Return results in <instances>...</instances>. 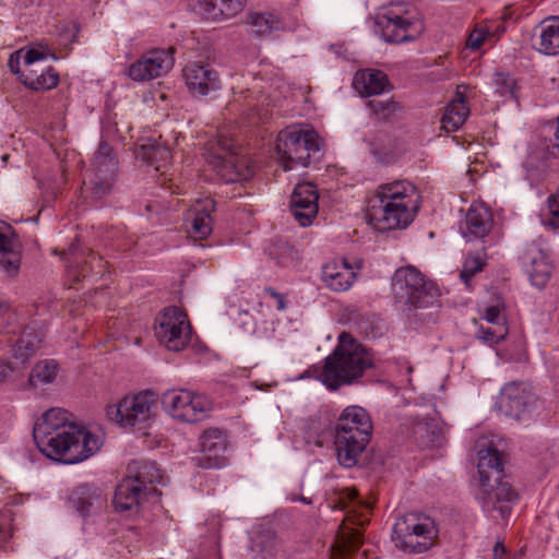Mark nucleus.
<instances>
[{
    "instance_id": "obj_1",
    "label": "nucleus",
    "mask_w": 559,
    "mask_h": 559,
    "mask_svg": "<svg viewBox=\"0 0 559 559\" xmlns=\"http://www.w3.org/2000/svg\"><path fill=\"white\" fill-rule=\"evenodd\" d=\"M33 437L43 454L63 464L80 463L102 445L98 436L71 421L70 414L62 408L44 413L33 428Z\"/></svg>"
},
{
    "instance_id": "obj_2",
    "label": "nucleus",
    "mask_w": 559,
    "mask_h": 559,
    "mask_svg": "<svg viewBox=\"0 0 559 559\" xmlns=\"http://www.w3.org/2000/svg\"><path fill=\"white\" fill-rule=\"evenodd\" d=\"M415 187L406 181H394L379 187L368 200L366 216L380 230L407 227L418 209Z\"/></svg>"
},
{
    "instance_id": "obj_3",
    "label": "nucleus",
    "mask_w": 559,
    "mask_h": 559,
    "mask_svg": "<svg viewBox=\"0 0 559 559\" xmlns=\"http://www.w3.org/2000/svg\"><path fill=\"white\" fill-rule=\"evenodd\" d=\"M395 299L406 306L409 320L435 321L440 307L439 289L416 267L407 265L395 271L392 278Z\"/></svg>"
},
{
    "instance_id": "obj_4",
    "label": "nucleus",
    "mask_w": 559,
    "mask_h": 559,
    "mask_svg": "<svg viewBox=\"0 0 559 559\" xmlns=\"http://www.w3.org/2000/svg\"><path fill=\"white\" fill-rule=\"evenodd\" d=\"M372 367L368 349L350 334L343 332L333 352L324 359L320 374L322 383L330 390L356 383Z\"/></svg>"
},
{
    "instance_id": "obj_5",
    "label": "nucleus",
    "mask_w": 559,
    "mask_h": 559,
    "mask_svg": "<svg viewBox=\"0 0 559 559\" xmlns=\"http://www.w3.org/2000/svg\"><path fill=\"white\" fill-rule=\"evenodd\" d=\"M503 472L501 456L491 445L478 451L480 491L477 497L485 511L496 520L508 519L518 492L508 481L500 479Z\"/></svg>"
},
{
    "instance_id": "obj_6",
    "label": "nucleus",
    "mask_w": 559,
    "mask_h": 559,
    "mask_svg": "<svg viewBox=\"0 0 559 559\" xmlns=\"http://www.w3.org/2000/svg\"><path fill=\"white\" fill-rule=\"evenodd\" d=\"M129 472L134 473L126 477L116 488L114 507L118 512H136L142 502L150 498L160 496L154 487L163 483V474L154 462H139L129 465Z\"/></svg>"
},
{
    "instance_id": "obj_7",
    "label": "nucleus",
    "mask_w": 559,
    "mask_h": 559,
    "mask_svg": "<svg viewBox=\"0 0 559 559\" xmlns=\"http://www.w3.org/2000/svg\"><path fill=\"white\" fill-rule=\"evenodd\" d=\"M277 159L285 171L297 166L307 167L320 158V141L314 131L287 128L276 139Z\"/></svg>"
},
{
    "instance_id": "obj_8",
    "label": "nucleus",
    "mask_w": 559,
    "mask_h": 559,
    "mask_svg": "<svg viewBox=\"0 0 559 559\" xmlns=\"http://www.w3.org/2000/svg\"><path fill=\"white\" fill-rule=\"evenodd\" d=\"M423 31L424 24L416 10L404 4H394L376 16L374 32L388 43L415 40Z\"/></svg>"
},
{
    "instance_id": "obj_9",
    "label": "nucleus",
    "mask_w": 559,
    "mask_h": 559,
    "mask_svg": "<svg viewBox=\"0 0 559 559\" xmlns=\"http://www.w3.org/2000/svg\"><path fill=\"white\" fill-rule=\"evenodd\" d=\"M118 176V160L112 147L100 141L94 154L92 168L84 180L87 198L93 202L105 200L114 193Z\"/></svg>"
},
{
    "instance_id": "obj_10",
    "label": "nucleus",
    "mask_w": 559,
    "mask_h": 559,
    "mask_svg": "<svg viewBox=\"0 0 559 559\" xmlns=\"http://www.w3.org/2000/svg\"><path fill=\"white\" fill-rule=\"evenodd\" d=\"M437 528L428 519H420L416 513L400 518L393 527V542L406 552L420 554L433 545Z\"/></svg>"
},
{
    "instance_id": "obj_11",
    "label": "nucleus",
    "mask_w": 559,
    "mask_h": 559,
    "mask_svg": "<svg viewBox=\"0 0 559 559\" xmlns=\"http://www.w3.org/2000/svg\"><path fill=\"white\" fill-rule=\"evenodd\" d=\"M155 404L156 394L146 390L127 395L117 404L109 405L106 408V416L121 427H133L151 419Z\"/></svg>"
},
{
    "instance_id": "obj_12",
    "label": "nucleus",
    "mask_w": 559,
    "mask_h": 559,
    "mask_svg": "<svg viewBox=\"0 0 559 559\" xmlns=\"http://www.w3.org/2000/svg\"><path fill=\"white\" fill-rule=\"evenodd\" d=\"M162 404L174 418L186 423L201 421L211 411V402L204 395L188 390L165 392Z\"/></svg>"
},
{
    "instance_id": "obj_13",
    "label": "nucleus",
    "mask_w": 559,
    "mask_h": 559,
    "mask_svg": "<svg viewBox=\"0 0 559 559\" xmlns=\"http://www.w3.org/2000/svg\"><path fill=\"white\" fill-rule=\"evenodd\" d=\"M155 335L169 350L179 352L190 342L191 325L178 307L165 308L155 320Z\"/></svg>"
},
{
    "instance_id": "obj_14",
    "label": "nucleus",
    "mask_w": 559,
    "mask_h": 559,
    "mask_svg": "<svg viewBox=\"0 0 559 559\" xmlns=\"http://www.w3.org/2000/svg\"><path fill=\"white\" fill-rule=\"evenodd\" d=\"M175 48L152 49L129 68V76L133 81H150L168 73L174 67Z\"/></svg>"
},
{
    "instance_id": "obj_15",
    "label": "nucleus",
    "mask_w": 559,
    "mask_h": 559,
    "mask_svg": "<svg viewBox=\"0 0 559 559\" xmlns=\"http://www.w3.org/2000/svg\"><path fill=\"white\" fill-rule=\"evenodd\" d=\"M201 455L193 461L202 468H218L226 461V437L219 429L210 428L199 439Z\"/></svg>"
},
{
    "instance_id": "obj_16",
    "label": "nucleus",
    "mask_w": 559,
    "mask_h": 559,
    "mask_svg": "<svg viewBox=\"0 0 559 559\" xmlns=\"http://www.w3.org/2000/svg\"><path fill=\"white\" fill-rule=\"evenodd\" d=\"M319 193L310 182L298 183L290 197V211L295 219L304 227L311 225L318 214Z\"/></svg>"
},
{
    "instance_id": "obj_17",
    "label": "nucleus",
    "mask_w": 559,
    "mask_h": 559,
    "mask_svg": "<svg viewBox=\"0 0 559 559\" xmlns=\"http://www.w3.org/2000/svg\"><path fill=\"white\" fill-rule=\"evenodd\" d=\"M536 401V395L524 383H509L501 392V405L506 414L515 419H521L526 413H530Z\"/></svg>"
},
{
    "instance_id": "obj_18",
    "label": "nucleus",
    "mask_w": 559,
    "mask_h": 559,
    "mask_svg": "<svg viewBox=\"0 0 559 559\" xmlns=\"http://www.w3.org/2000/svg\"><path fill=\"white\" fill-rule=\"evenodd\" d=\"M190 5L204 20L224 22L242 12L247 0H191Z\"/></svg>"
},
{
    "instance_id": "obj_19",
    "label": "nucleus",
    "mask_w": 559,
    "mask_h": 559,
    "mask_svg": "<svg viewBox=\"0 0 559 559\" xmlns=\"http://www.w3.org/2000/svg\"><path fill=\"white\" fill-rule=\"evenodd\" d=\"M183 76L193 95L206 96L221 87L217 72L209 64L191 62L185 67Z\"/></svg>"
},
{
    "instance_id": "obj_20",
    "label": "nucleus",
    "mask_w": 559,
    "mask_h": 559,
    "mask_svg": "<svg viewBox=\"0 0 559 559\" xmlns=\"http://www.w3.org/2000/svg\"><path fill=\"white\" fill-rule=\"evenodd\" d=\"M69 503L81 516H92L106 506V498L98 487L81 484L69 493Z\"/></svg>"
},
{
    "instance_id": "obj_21",
    "label": "nucleus",
    "mask_w": 559,
    "mask_h": 559,
    "mask_svg": "<svg viewBox=\"0 0 559 559\" xmlns=\"http://www.w3.org/2000/svg\"><path fill=\"white\" fill-rule=\"evenodd\" d=\"M62 258L68 260L67 273L75 283H79L94 270H97V274L100 273L104 266L100 257L92 251L86 257L85 252L78 251L75 243H71L68 251L62 252Z\"/></svg>"
},
{
    "instance_id": "obj_22",
    "label": "nucleus",
    "mask_w": 559,
    "mask_h": 559,
    "mask_svg": "<svg viewBox=\"0 0 559 559\" xmlns=\"http://www.w3.org/2000/svg\"><path fill=\"white\" fill-rule=\"evenodd\" d=\"M492 228V214L488 206L473 203L460 224L462 235L467 238H484Z\"/></svg>"
},
{
    "instance_id": "obj_23",
    "label": "nucleus",
    "mask_w": 559,
    "mask_h": 559,
    "mask_svg": "<svg viewBox=\"0 0 559 559\" xmlns=\"http://www.w3.org/2000/svg\"><path fill=\"white\" fill-rule=\"evenodd\" d=\"M344 433L334 435V445L338 463L344 467L355 466L361 453L365 451L370 439L361 432L355 435Z\"/></svg>"
},
{
    "instance_id": "obj_24",
    "label": "nucleus",
    "mask_w": 559,
    "mask_h": 559,
    "mask_svg": "<svg viewBox=\"0 0 559 559\" xmlns=\"http://www.w3.org/2000/svg\"><path fill=\"white\" fill-rule=\"evenodd\" d=\"M355 435L361 431L367 439H371L372 421L369 414L360 406H347L340 415L334 428V435Z\"/></svg>"
},
{
    "instance_id": "obj_25",
    "label": "nucleus",
    "mask_w": 559,
    "mask_h": 559,
    "mask_svg": "<svg viewBox=\"0 0 559 559\" xmlns=\"http://www.w3.org/2000/svg\"><path fill=\"white\" fill-rule=\"evenodd\" d=\"M533 47L546 56L559 55V16H548L535 27Z\"/></svg>"
},
{
    "instance_id": "obj_26",
    "label": "nucleus",
    "mask_w": 559,
    "mask_h": 559,
    "mask_svg": "<svg viewBox=\"0 0 559 559\" xmlns=\"http://www.w3.org/2000/svg\"><path fill=\"white\" fill-rule=\"evenodd\" d=\"M356 278L354 266L345 259L332 260L322 267V280L334 292L349 289Z\"/></svg>"
},
{
    "instance_id": "obj_27",
    "label": "nucleus",
    "mask_w": 559,
    "mask_h": 559,
    "mask_svg": "<svg viewBox=\"0 0 559 559\" xmlns=\"http://www.w3.org/2000/svg\"><path fill=\"white\" fill-rule=\"evenodd\" d=\"M21 263L19 241L9 225L0 228V264L9 275H15Z\"/></svg>"
},
{
    "instance_id": "obj_28",
    "label": "nucleus",
    "mask_w": 559,
    "mask_h": 559,
    "mask_svg": "<svg viewBox=\"0 0 559 559\" xmlns=\"http://www.w3.org/2000/svg\"><path fill=\"white\" fill-rule=\"evenodd\" d=\"M214 206V201L207 199L198 202V204L190 210L188 221H190L191 225L188 233L192 238L202 240L211 235L213 223L211 213Z\"/></svg>"
},
{
    "instance_id": "obj_29",
    "label": "nucleus",
    "mask_w": 559,
    "mask_h": 559,
    "mask_svg": "<svg viewBox=\"0 0 559 559\" xmlns=\"http://www.w3.org/2000/svg\"><path fill=\"white\" fill-rule=\"evenodd\" d=\"M353 84L361 95L371 96L383 93L389 80L380 70H365L356 73Z\"/></svg>"
},
{
    "instance_id": "obj_30",
    "label": "nucleus",
    "mask_w": 559,
    "mask_h": 559,
    "mask_svg": "<svg viewBox=\"0 0 559 559\" xmlns=\"http://www.w3.org/2000/svg\"><path fill=\"white\" fill-rule=\"evenodd\" d=\"M20 81L27 88L33 91H48L55 88L59 83V74L50 66L40 68V73L35 70H23Z\"/></svg>"
},
{
    "instance_id": "obj_31",
    "label": "nucleus",
    "mask_w": 559,
    "mask_h": 559,
    "mask_svg": "<svg viewBox=\"0 0 559 559\" xmlns=\"http://www.w3.org/2000/svg\"><path fill=\"white\" fill-rule=\"evenodd\" d=\"M41 342L43 333L40 331L32 326L25 328L13 346L14 358L25 362L36 353Z\"/></svg>"
},
{
    "instance_id": "obj_32",
    "label": "nucleus",
    "mask_w": 559,
    "mask_h": 559,
    "mask_svg": "<svg viewBox=\"0 0 559 559\" xmlns=\"http://www.w3.org/2000/svg\"><path fill=\"white\" fill-rule=\"evenodd\" d=\"M248 25L249 32L255 36H270L283 28L280 19L271 12H250Z\"/></svg>"
},
{
    "instance_id": "obj_33",
    "label": "nucleus",
    "mask_w": 559,
    "mask_h": 559,
    "mask_svg": "<svg viewBox=\"0 0 559 559\" xmlns=\"http://www.w3.org/2000/svg\"><path fill=\"white\" fill-rule=\"evenodd\" d=\"M526 262L530 263L527 272L535 286L543 287L551 274V265L544 253L539 250H531L525 254Z\"/></svg>"
},
{
    "instance_id": "obj_34",
    "label": "nucleus",
    "mask_w": 559,
    "mask_h": 559,
    "mask_svg": "<svg viewBox=\"0 0 559 559\" xmlns=\"http://www.w3.org/2000/svg\"><path fill=\"white\" fill-rule=\"evenodd\" d=\"M469 115V108L462 95L456 99L452 100L445 108V112L442 116L441 123L442 128L447 132L456 131Z\"/></svg>"
},
{
    "instance_id": "obj_35",
    "label": "nucleus",
    "mask_w": 559,
    "mask_h": 559,
    "mask_svg": "<svg viewBox=\"0 0 559 559\" xmlns=\"http://www.w3.org/2000/svg\"><path fill=\"white\" fill-rule=\"evenodd\" d=\"M361 545L362 535L360 531L343 526L337 533L333 549L337 555L345 556L358 550Z\"/></svg>"
},
{
    "instance_id": "obj_36",
    "label": "nucleus",
    "mask_w": 559,
    "mask_h": 559,
    "mask_svg": "<svg viewBox=\"0 0 559 559\" xmlns=\"http://www.w3.org/2000/svg\"><path fill=\"white\" fill-rule=\"evenodd\" d=\"M139 155L148 165L155 166V170H159L171 159L169 147L155 142L143 144Z\"/></svg>"
},
{
    "instance_id": "obj_37",
    "label": "nucleus",
    "mask_w": 559,
    "mask_h": 559,
    "mask_svg": "<svg viewBox=\"0 0 559 559\" xmlns=\"http://www.w3.org/2000/svg\"><path fill=\"white\" fill-rule=\"evenodd\" d=\"M58 372V365L52 360H44L34 366L29 374V384L37 388L51 383Z\"/></svg>"
},
{
    "instance_id": "obj_38",
    "label": "nucleus",
    "mask_w": 559,
    "mask_h": 559,
    "mask_svg": "<svg viewBox=\"0 0 559 559\" xmlns=\"http://www.w3.org/2000/svg\"><path fill=\"white\" fill-rule=\"evenodd\" d=\"M486 265V253L484 251L471 252L466 255L463 267L460 274L461 280L465 285H469L472 277L483 271Z\"/></svg>"
},
{
    "instance_id": "obj_39",
    "label": "nucleus",
    "mask_w": 559,
    "mask_h": 559,
    "mask_svg": "<svg viewBox=\"0 0 559 559\" xmlns=\"http://www.w3.org/2000/svg\"><path fill=\"white\" fill-rule=\"evenodd\" d=\"M414 431L424 447H440L442 443V432L436 425L419 423L415 426Z\"/></svg>"
},
{
    "instance_id": "obj_40",
    "label": "nucleus",
    "mask_w": 559,
    "mask_h": 559,
    "mask_svg": "<svg viewBox=\"0 0 559 559\" xmlns=\"http://www.w3.org/2000/svg\"><path fill=\"white\" fill-rule=\"evenodd\" d=\"M355 323L358 330L364 333L367 337L376 338L382 334L383 323L381 320L376 318L373 314L365 313L360 314Z\"/></svg>"
},
{
    "instance_id": "obj_41",
    "label": "nucleus",
    "mask_w": 559,
    "mask_h": 559,
    "mask_svg": "<svg viewBox=\"0 0 559 559\" xmlns=\"http://www.w3.org/2000/svg\"><path fill=\"white\" fill-rule=\"evenodd\" d=\"M49 56H51L52 59H56L53 53L49 55L48 52L37 49V48L28 49L23 55V60H24V66H25L24 70H35L36 74H39L40 68H45L46 64H44V63Z\"/></svg>"
},
{
    "instance_id": "obj_42",
    "label": "nucleus",
    "mask_w": 559,
    "mask_h": 559,
    "mask_svg": "<svg viewBox=\"0 0 559 559\" xmlns=\"http://www.w3.org/2000/svg\"><path fill=\"white\" fill-rule=\"evenodd\" d=\"M369 108L380 120H388L399 109V104L392 98L371 99L368 102Z\"/></svg>"
},
{
    "instance_id": "obj_43",
    "label": "nucleus",
    "mask_w": 559,
    "mask_h": 559,
    "mask_svg": "<svg viewBox=\"0 0 559 559\" xmlns=\"http://www.w3.org/2000/svg\"><path fill=\"white\" fill-rule=\"evenodd\" d=\"M508 328L506 324H498L493 328L481 329V340L489 344H497L506 338Z\"/></svg>"
},
{
    "instance_id": "obj_44",
    "label": "nucleus",
    "mask_w": 559,
    "mask_h": 559,
    "mask_svg": "<svg viewBox=\"0 0 559 559\" xmlns=\"http://www.w3.org/2000/svg\"><path fill=\"white\" fill-rule=\"evenodd\" d=\"M502 308L503 306L500 304L487 307L484 319L493 325L506 324L504 317L501 314Z\"/></svg>"
},
{
    "instance_id": "obj_45",
    "label": "nucleus",
    "mask_w": 559,
    "mask_h": 559,
    "mask_svg": "<svg viewBox=\"0 0 559 559\" xmlns=\"http://www.w3.org/2000/svg\"><path fill=\"white\" fill-rule=\"evenodd\" d=\"M548 207L551 215L549 224L554 228H559V188L557 193L548 199Z\"/></svg>"
},
{
    "instance_id": "obj_46",
    "label": "nucleus",
    "mask_w": 559,
    "mask_h": 559,
    "mask_svg": "<svg viewBox=\"0 0 559 559\" xmlns=\"http://www.w3.org/2000/svg\"><path fill=\"white\" fill-rule=\"evenodd\" d=\"M222 151L224 154H217L215 157V166L216 167H227V165H234L231 146L228 144H224L222 146Z\"/></svg>"
},
{
    "instance_id": "obj_47",
    "label": "nucleus",
    "mask_w": 559,
    "mask_h": 559,
    "mask_svg": "<svg viewBox=\"0 0 559 559\" xmlns=\"http://www.w3.org/2000/svg\"><path fill=\"white\" fill-rule=\"evenodd\" d=\"M484 39H485V32L483 29L476 28L468 36L467 47L473 50H476L481 46V44L484 43Z\"/></svg>"
},
{
    "instance_id": "obj_48",
    "label": "nucleus",
    "mask_w": 559,
    "mask_h": 559,
    "mask_svg": "<svg viewBox=\"0 0 559 559\" xmlns=\"http://www.w3.org/2000/svg\"><path fill=\"white\" fill-rule=\"evenodd\" d=\"M24 53L25 52L22 49L13 52L10 56L9 63H8L11 72L13 74L19 75V78L21 76V73H23V71L20 70V66H21V58H23Z\"/></svg>"
},
{
    "instance_id": "obj_49",
    "label": "nucleus",
    "mask_w": 559,
    "mask_h": 559,
    "mask_svg": "<svg viewBox=\"0 0 559 559\" xmlns=\"http://www.w3.org/2000/svg\"><path fill=\"white\" fill-rule=\"evenodd\" d=\"M554 135L558 143L551 145L550 154L559 157V115L557 118V126Z\"/></svg>"
},
{
    "instance_id": "obj_50",
    "label": "nucleus",
    "mask_w": 559,
    "mask_h": 559,
    "mask_svg": "<svg viewBox=\"0 0 559 559\" xmlns=\"http://www.w3.org/2000/svg\"><path fill=\"white\" fill-rule=\"evenodd\" d=\"M13 369L9 364H0V383H2L12 373Z\"/></svg>"
},
{
    "instance_id": "obj_51",
    "label": "nucleus",
    "mask_w": 559,
    "mask_h": 559,
    "mask_svg": "<svg viewBox=\"0 0 559 559\" xmlns=\"http://www.w3.org/2000/svg\"><path fill=\"white\" fill-rule=\"evenodd\" d=\"M506 554V547L502 543H496L493 547V558L495 559H503V555Z\"/></svg>"
},
{
    "instance_id": "obj_52",
    "label": "nucleus",
    "mask_w": 559,
    "mask_h": 559,
    "mask_svg": "<svg viewBox=\"0 0 559 559\" xmlns=\"http://www.w3.org/2000/svg\"><path fill=\"white\" fill-rule=\"evenodd\" d=\"M7 311H8V308L5 306H3V305H0V332L5 326L4 314H5Z\"/></svg>"
},
{
    "instance_id": "obj_53",
    "label": "nucleus",
    "mask_w": 559,
    "mask_h": 559,
    "mask_svg": "<svg viewBox=\"0 0 559 559\" xmlns=\"http://www.w3.org/2000/svg\"><path fill=\"white\" fill-rule=\"evenodd\" d=\"M276 300H277V306H276L277 310H280V311L285 310L286 302H285L284 296L280 295V298H277Z\"/></svg>"
},
{
    "instance_id": "obj_54",
    "label": "nucleus",
    "mask_w": 559,
    "mask_h": 559,
    "mask_svg": "<svg viewBox=\"0 0 559 559\" xmlns=\"http://www.w3.org/2000/svg\"><path fill=\"white\" fill-rule=\"evenodd\" d=\"M7 537H8V531H7L5 526H3V525L0 523V544H1L2 542H4Z\"/></svg>"
},
{
    "instance_id": "obj_55",
    "label": "nucleus",
    "mask_w": 559,
    "mask_h": 559,
    "mask_svg": "<svg viewBox=\"0 0 559 559\" xmlns=\"http://www.w3.org/2000/svg\"><path fill=\"white\" fill-rule=\"evenodd\" d=\"M264 292H265V294L270 295L271 297H273L275 299L280 298V295H281L277 292H275L272 287H266L264 289Z\"/></svg>"
},
{
    "instance_id": "obj_56",
    "label": "nucleus",
    "mask_w": 559,
    "mask_h": 559,
    "mask_svg": "<svg viewBox=\"0 0 559 559\" xmlns=\"http://www.w3.org/2000/svg\"><path fill=\"white\" fill-rule=\"evenodd\" d=\"M552 84L559 90V69L551 79Z\"/></svg>"
},
{
    "instance_id": "obj_57",
    "label": "nucleus",
    "mask_w": 559,
    "mask_h": 559,
    "mask_svg": "<svg viewBox=\"0 0 559 559\" xmlns=\"http://www.w3.org/2000/svg\"><path fill=\"white\" fill-rule=\"evenodd\" d=\"M356 267L359 270L361 267V262H358Z\"/></svg>"
},
{
    "instance_id": "obj_58",
    "label": "nucleus",
    "mask_w": 559,
    "mask_h": 559,
    "mask_svg": "<svg viewBox=\"0 0 559 559\" xmlns=\"http://www.w3.org/2000/svg\"><path fill=\"white\" fill-rule=\"evenodd\" d=\"M247 116H248L249 118H251V117L253 116V114H251V112H247Z\"/></svg>"
}]
</instances>
